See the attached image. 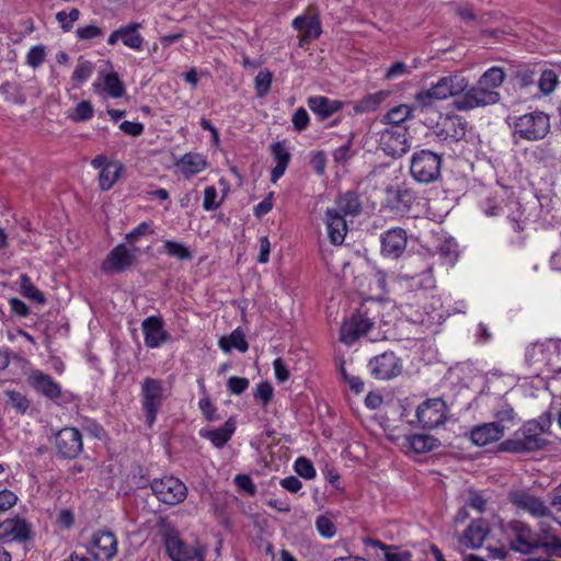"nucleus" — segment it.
<instances>
[{
	"mask_svg": "<svg viewBox=\"0 0 561 561\" xmlns=\"http://www.w3.org/2000/svg\"><path fill=\"white\" fill-rule=\"evenodd\" d=\"M505 79L506 73L503 68H489L473 87L454 101V107L458 111H470L499 103L501 100L499 89Z\"/></svg>",
	"mask_w": 561,
	"mask_h": 561,
	"instance_id": "f257e3e1",
	"label": "nucleus"
},
{
	"mask_svg": "<svg viewBox=\"0 0 561 561\" xmlns=\"http://www.w3.org/2000/svg\"><path fill=\"white\" fill-rule=\"evenodd\" d=\"M444 152L420 149L413 152L410 161V174L419 183L430 184L440 178Z\"/></svg>",
	"mask_w": 561,
	"mask_h": 561,
	"instance_id": "f03ea898",
	"label": "nucleus"
},
{
	"mask_svg": "<svg viewBox=\"0 0 561 561\" xmlns=\"http://www.w3.org/2000/svg\"><path fill=\"white\" fill-rule=\"evenodd\" d=\"M510 540V548L523 554H530L541 548L542 541L540 535L536 534L525 522L513 519L504 526Z\"/></svg>",
	"mask_w": 561,
	"mask_h": 561,
	"instance_id": "7ed1b4c3",
	"label": "nucleus"
},
{
	"mask_svg": "<svg viewBox=\"0 0 561 561\" xmlns=\"http://www.w3.org/2000/svg\"><path fill=\"white\" fill-rule=\"evenodd\" d=\"M549 130V116L540 111L518 116L513 123L514 135L528 141L543 139Z\"/></svg>",
	"mask_w": 561,
	"mask_h": 561,
	"instance_id": "20e7f679",
	"label": "nucleus"
},
{
	"mask_svg": "<svg viewBox=\"0 0 561 561\" xmlns=\"http://www.w3.org/2000/svg\"><path fill=\"white\" fill-rule=\"evenodd\" d=\"M549 442L541 436V433L526 423L513 438L502 442L500 448L507 453L526 454L541 450Z\"/></svg>",
	"mask_w": 561,
	"mask_h": 561,
	"instance_id": "39448f33",
	"label": "nucleus"
},
{
	"mask_svg": "<svg viewBox=\"0 0 561 561\" xmlns=\"http://www.w3.org/2000/svg\"><path fill=\"white\" fill-rule=\"evenodd\" d=\"M150 488L156 497L167 505L180 504L187 496L186 485L174 477L154 479L150 483Z\"/></svg>",
	"mask_w": 561,
	"mask_h": 561,
	"instance_id": "423d86ee",
	"label": "nucleus"
},
{
	"mask_svg": "<svg viewBox=\"0 0 561 561\" xmlns=\"http://www.w3.org/2000/svg\"><path fill=\"white\" fill-rule=\"evenodd\" d=\"M416 417L424 428H436L448 419V408L440 398L428 399L416 409Z\"/></svg>",
	"mask_w": 561,
	"mask_h": 561,
	"instance_id": "0eeeda50",
	"label": "nucleus"
},
{
	"mask_svg": "<svg viewBox=\"0 0 561 561\" xmlns=\"http://www.w3.org/2000/svg\"><path fill=\"white\" fill-rule=\"evenodd\" d=\"M141 397L146 420L148 425L151 426L163 402V386L161 380L146 378L141 383Z\"/></svg>",
	"mask_w": 561,
	"mask_h": 561,
	"instance_id": "6e6552de",
	"label": "nucleus"
},
{
	"mask_svg": "<svg viewBox=\"0 0 561 561\" xmlns=\"http://www.w3.org/2000/svg\"><path fill=\"white\" fill-rule=\"evenodd\" d=\"M379 147L387 154L400 158L409 151L407 129L402 126H388L379 137Z\"/></svg>",
	"mask_w": 561,
	"mask_h": 561,
	"instance_id": "1a4fd4ad",
	"label": "nucleus"
},
{
	"mask_svg": "<svg viewBox=\"0 0 561 561\" xmlns=\"http://www.w3.org/2000/svg\"><path fill=\"white\" fill-rule=\"evenodd\" d=\"M508 501L535 518L552 517L551 510L545 501L526 490H512L508 493Z\"/></svg>",
	"mask_w": 561,
	"mask_h": 561,
	"instance_id": "9d476101",
	"label": "nucleus"
},
{
	"mask_svg": "<svg viewBox=\"0 0 561 561\" xmlns=\"http://www.w3.org/2000/svg\"><path fill=\"white\" fill-rule=\"evenodd\" d=\"M291 25L301 32L299 47H305L307 43L317 39L322 33L319 12L312 5H309L302 15L296 16Z\"/></svg>",
	"mask_w": 561,
	"mask_h": 561,
	"instance_id": "9b49d317",
	"label": "nucleus"
},
{
	"mask_svg": "<svg viewBox=\"0 0 561 561\" xmlns=\"http://www.w3.org/2000/svg\"><path fill=\"white\" fill-rule=\"evenodd\" d=\"M87 550L96 561H111L117 554V539L112 531L98 530L93 533Z\"/></svg>",
	"mask_w": 561,
	"mask_h": 561,
	"instance_id": "f8f14e48",
	"label": "nucleus"
},
{
	"mask_svg": "<svg viewBox=\"0 0 561 561\" xmlns=\"http://www.w3.org/2000/svg\"><path fill=\"white\" fill-rule=\"evenodd\" d=\"M55 448L59 457L76 458L83 448L82 435L76 427H64L55 435Z\"/></svg>",
	"mask_w": 561,
	"mask_h": 561,
	"instance_id": "ddd939ff",
	"label": "nucleus"
},
{
	"mask_svg": "<svg viewBox=\"0 0 561 561\" xmlns=\"http://www.w3.org/2000/svg\"><path fill=\"white\" fill-rule=\"evenodd\" d=\"M368 367L370 374L379 380H389L399 376L402 371V363L393 352H385L373 357Z\"/></svg>",
	"mask_w": 561,
	"mask_h": 561,
	"instance_id": "4468645a",
	"label": "nucleus"
},
{
	"mask_svg": "<svg viewBox=\"0 0 561 561\" xmlns=\"http://www.w3.org/2000/svg\"><path fill=\"white\" fill-rule=\"evenodd\" d=\"M137 248L128 249L125 244L116 245L102 263L101 270L106 274L122 273L136 262Z\"/></svg>",
	"mask_w": 561,
	"mask_h": 561,
	"instance_id": "2eb2a0df",
	"label": "nucleus"
},
{
	"mask_svg": "<svg viewBox=\"0 0 561 561\" xmlns=\"http://www.w3.org/2000/svg\"><path fill=\"white\" fill-rule=\"evenodd\" d=\"M466 133L467 121L459 115H447L435 130L438 140L448 146L459 142Z\"/></svg>",
	"mask_w": 561,
	"mask_h": 561,
	"instance_id": "dca6fc26",
	"label": "nucleus"
},
{
	"mask_svg": "<svg viewBox=\"0 0 561 561\" xmlns=\"http://www.w3.org/2000/svg\"><path fill=\"white\" fill-rule=\"evenodd\" d=\"M374 322L360 311L353 313L341 327V341L347 345L353 344L360 336L371 330Z\"/></svg>",
	"mask_w": 561,
	"mask_h": 561,
	"instance_id": "f3484780",
	"label": "nucleus"
},
{
	"mask_svg": "<svg viewBox=\"0 0 561 561\" xmlns=\"http://www.w3.org/2000/svg\"><path fill=\"white\" fill-rule=\"evenodd\" d=\"M407 232L402 228H393L381 237V253L386 256L399 257L407 248Z\"/></svg>",
	"mask_w": 561,
	"mask_h": 561,
	"instance_id": "a211bd4d",
	"label": "nucleus"
},
{
	"mask_svg": "<svg viewBox=\"0 0 561 561\" xmlns=\"http://www.w3.org/2000/svg\"><path fill=\"white\" fill-rule=\"evenodd\" d=\"M164 545L169 557L173 561H190L197 557V550L182 541L175 531H169L164 535Z\"/></svg>",
	"mask_w": 561,
	"mask_h": 561,
	"instance_id": "6ab92c4d",
	"label": "nucleus"
},
{
	"mask_svg": "<svg viewBox=\"0 0 561 561\" xmlns=\"http://www.w3.org/2000/svg\"><path fill=\"white\" fill-rule=\"evenodd\" d=\"M324 221L330 242L335 245L342 244L348 230L345 216L337 209L328 208Z\"/></svg>",
	"mask_w": 561,
	"mask_h": 561,
	"instance_id": "aec40b11",
	"label": "nucleus"
},
{
	"mask_svg": "<svg viewBox=\"0 0 561 561\" xmlns=\"http://www.w3.org/2000/svg\"><path fill=\"white\" fill-rule=\"evenodd\" d=\"M505 426L500 422H490L472 428L470 438L477 446H485L504 436Z\"/></svg>",
	"mask_w": 561,
	"mask_h": 561,
	"instance_id": "412c9836",
	"label": "nucleus"
},
{
	"mask_svg": "<svg viewBox=\"0 0 561 561\" xmlns=\"http://www.w3.org/2000/svg\"><path fill=\"white\" fill-rule=\"evenodd\" d=\"M145 344L150 347H158L165 343L170 335L163 330V321L159 317H148L142 321Z\"/></svg>",
	"mask_w": 561,
	"mask_h": 561,
	"instance_id": "4be33fe9",
	"label": "nucleus"
},
{
	"mask_svg": "<svg viewBox=\"0 0 561 561\" xmlns=\"http://www.w3.org/2000/svg\"><path fill=\"white\" fill-rule=\"evenodd\" d=\"M12 537L18 541H26L31 537V526L22 518H10L0 524V541Z\"/></svg>",
	"mask_w": 561,
	"mask_h": 561,
	"instance_id": "5701e85b",
	"label": "nucleus"
},
{
	"mask_svg": "<svg viewBox=\"0 0 561 561\" xmlns=\"http://www.w3.org/2000/svg\"><path fill=\"white\" fill-rule=\"evenodd\" d=\"M490 528L488 522L483 518L472 520L468 528L463 531L460 541L463 546L477 549L482 546Z\"/></svg>",
	"mask_w": 561,
	"mask_h": 561,
	"instance_id": "b1692460",
	"label": "nucleus"
},
{
	"mask_svg": "<svg viewBox=\"0 0 561 561\" xmlns=\"http://www.w3.org/2000/svg\"><path fill=\"white\" fill-rule=\"evenodd\" d=\"M28 382L37 392L49 399H57L61 394L60 386L49 375L39 370L30 375Z\"/></svg>",
	"mask_w": 561,
	"mask_h": 561,
	"instance_id": "393cba45",
	"label": "nucleus"
},
{
	"mask_svg": "<svg viewBox=\"0 0 561 561\" xmlns=\"http://www.w3.org/2000/svg\"><path fill=\"white\" fill-rule=\"evenodd\" d=\"M309 108L319 116L321 121L328 119L343 107V102L331 100L327 96L317 95L308 99Z\"/></svg>",
	"mask_w": 561,
	"mask_h": 561,
	"instance_id": "a878e982",
	"label": "nucleus"
},
{
	"mask_svg": "<svg viewBox=\"0 0 561 561\" xmlns=\"http://www.w3.org/2000/svg\"><path fill=\"white\" fill-rule=\"evenodd\" d=\"M389 202L399 211H409L415 201V192L405 186L387 187Z\"/></svg>",
	"mask_w": 561,
	"mask_h": 561,
	"instance_id": "bb28decb",
	"label": "nucleus"
},
{
	"mask_svg": "<svg viewBox=\"0 0 561 561\" xmlns=\"http://www.w3.org/2000/svg\"><path fill=\"white\" fill-rule=\"evenodd\" d=\"M234 431L236 423L232 419H229L222 426L213 430H202L199 434L202 437L209 439L215 447L221 448L228 443Z\"/></svg>",
	"mask_w": 561,
	"mask_h": 561,
	"instance_id": "cd10ccee",
	"label": "nucleus"
},
{
	"mask_svg": "<svg viewBox=\"0 0 561 561\" xmlns=\"http://www.w3.org/2000/svg\"><path fill=\"white\" fill-rule=\"evenodd\" d=\"M333 209H337L344 216L355 217L362 211V202L356 192L347 191L339 194Z\"/></svg>",
	"mask_w": 561,
	"mask_h": 561,
	"instance_id": "c85d7f7f",
	"label": "nucleus"
},
{
	"mask_svg": "<svg viewBox=\"0 0 561 561\" xmlns=\"http://www.w3.org/2000/svg\"><path fill=\"white\" fill-rule=\"evenodd\" d=\"M180 167L181 172L186 179L192 178L193 175L202 172L207 168L206 159L199 154L194 152L185 153L176 163Z\"/></svg>",
	"mask_w": 561,
	"mask_h": 561,
	"instance_id": "c756f323",
	"label": "nucleus"
},
{
	"mask_svg": "<svg viewBox=\"0 0 561 561\" xmlns=\"http://www.w3.org/2000/svg\"><path fill=\"white\" fill-rule=\"evenodd\" d=\"M271 152L276 160V165L271 172V181L276 183L279 178L285 173L287 165L290 161V153L287 151L282 142H275L271 146Z\"/></svg>",
	"mask_w": 561,
	"mask_h": 561,
	"instance_id": "7c9ffc66",
	"label": "nucleus"
},
{
	"mask_svg": "<svg viewBox=\"0 0 561 561\" xmlns=\"http://www.w3.org/2000/svg\"><path fill=\"white\" fill-rule=\"evenodd\" d=\"M407 447L416 454L428 453L439 445V440L432 435L415 434L407 436Z\"/></svg>",
	"mask_w": 561,
	"mask_h": 561,
	"instance_id": "2f4dec72",
	"label": "nucleus"
},
{
	"mask_svg": "<svg viewBox=\"0 0 561 561\" xmlns=\"http://www.w3.org/2000/svg\"><path fill=\"white\" fill-rule=\"evenodd\" d=\"M388 95L389 92L387 91H378L376 93L368 94L356 102L353 106V110L356 114L375 112L380 107Z\"/></svg>",
	"mask_w": 561,
	"mask_h": 561,
	"instance_id": "473e14b6",
	"label": "nucleus"
},
{
	"mask_svg": "<svg viewBox=\"0 0 561 561\" xmlns=\"http://www.w3.org/2000/svg\"><path fill=\"white\" fill-rule=\"evenodd\" d=\"M219 346L224 352H230L231 348H237L239 352L244 353L249 348L245 335L240 328L233 330L228 337H221L219 340Z\"/></svg>",
	"mask_w": 561,
	"mask_h": 561,
	"instance_id": "72a5a7b5",
	"label": "nucleus"
},
{
	"mask_svg": "<svg viewBox=\"0 0 561 561\" xmlns=\"http://www.w3.org/2000/svg\"><path fill=\"white\" fill-rule=\"evenodd\" d=\"M412 106L401 104L388 111L382 121L389 126H401V123L412 117Z\"/></svg>",
	"mask_w": 561,
	"mask_h": 561,
	"instance_id": "f704fd0d",
	"label": "nucleus"
},
{
	"mask_svg": "<svg viewBox=\"0 0 561 561\" xmlns=\"http://www.w3.org/2000/svg\"><path fill=\"white\" fill-rule=\"evenodd\" d=\"M122 171L121 163L106 164L100 172L99 183L102 191H108L117 181Z\"/></svg>",
	"mask_w": 561,
	"mask_h": 561,
	"instance_id": "c9c22d12",
	"label": "nucleus"
},
{
	"mask_svg": "<svg viewBox=\"0 0 561 561\" xmlns=\"http://www.w3.org/2000/svg\"><path fill=\"white\" fill-rule=\"evenodd\" d=\"M139 27H140L139 23H130V24L122 27L121 39L124 43V45H126L130 48H134V49L141 48L144 38L139 33H137Z\"/></svg>",
	"mask_w": 561,
	"mask_h": 561,
	"instance_id": "e433bc0d",
	"label": "nucleus"
},
{
	"mask_svg": "<svg viewBox=\"0 0 561 561\" xmlns=\"http://www.w3.org/2000/svg\"><path fill=\"white\" fill-rule=\"evenodd\" d=\"M20 287L24 297L32 299L41 305L45 302L46 299L44 294L34 286L31 278L26 274H22L20 276Z\"/></svg>",
	"mask_w": 561,
	"mask_h": 561,
	"instance_id": "4c0bfd02",
	"label": "nucleus"
},
{
	"mask_svg": "<svg viewBox=\"0 0 561 561\" xmlns=\"http://www.w3.org/2000/svg\"><path fill=\"white\" fill-rule=\"evenodd\" d=\"M355 138V135L351 133L347 137V140L345 144L336 148L332 156L334 162L337 164H345L347 163L355 154V150H353V140Z\"/></svg>",
	"mask_w": 561,
	"mask_h": 561,
	"instance_id": "58836bf2",
	"label": "nucleus"
},
{
	"mask_svg": "<svg viewBox=\"0 0 561 561\" xmlns=\"http://www.w3.org/2000/svg\"><path fill=\"white\" fill-rule=\"evenodd\" d=\"M559 83L558 75L552 69H546L538 79V88L545 95L551 94Z\"/></svg>",
	"mask_w": 561,
	"mask_h": 561,
	"instance_id": "ea45409f",
	"label": "nucleus"
},
{
	"mask_svg": "<svg viewBox=\"0 0 561 561\" xmlns=\"http://www.w3.org/2000/svg\"><path fill=\"white\" fill-rule=\"evenodd\" d=\"M163 249L169 256L176 257L181 261H190L193 257L188 248L176 241L167 240L163 243Z\"/></svg>",
	"mask_w": 561,
	"mask_h": 561,
	"instance_id": "a19ab883",
	"label": "nucleus"
},
{
	"mask_svg": "<svg viewBox=\"0 0 561 561\" xmlns=\"http://www.w3.org/2000/svg\"><path fill=\"white\" fill-rule=\"evenodd\" d=\"M104 89L112 98H121L125 92L123 82L116 72L107 73L104 77Z\"/></svg>",
	"mask_w": 561,
	"mask_h": 561,
	"instance_id": "79ce46f5",
	"label": "nucleus"
},
{
	"mask_svg": "<svg viewBox=\"0 0 561 561\" xmlns=\"http://www.w3.org/2000/svg\"><path fill=\"white\" fill-rule=\"evenodd\" d=\"M450 96L463 94L468 90V80L460 75L443 77Z\"/></svg>",
	"mask_w": 561,
	"mask_h": 561,
	"instance_id": "37998d69",
	"label": "nucleus"
},
{
	"mask_svg": "<svg viewBox=\"0 0 561 561\" xmlns=\"http://www.w3.org/2000/svg\"><path fill=\"white\" fill-rule=\"evenodd\" d=\"M272 80L273 73L268 69L259 71L254 80L257 96L263 98L270 92Z\"/></svg>",
	"mask_w": 561,
	"mask_h": 561,
	"instance_id": "c03bdc74",
	"label": "nucleus"
},
{
	"mask_svg": "<svg viewBox=\"0 0 561 561\" xmlns=\"http://www.w3.org/2000/svg\"><path fill=\"white\" fill-rule=\"evenodd\" d=\"M437 253L449 265H454L458 259L457 244L453 241H444L437 248Z\"/></svg>",
	"mask_w": 561,
	"mask_h": 561,
	"instance_id": "a18cd8bd",
	"label": "nucleus"
},
{
	"mask_svg": "<svg viewBox=\"0 0 561 561\" xmlns=\"http://www.w3.org/2000/svg\"><path fill=\"white\" fill-rule=\"evenodd\" d=\"M93 112L94 111L90 102L81 101L77 104L73 114L69 117L73 122H83L90 119L93 116Z\"/></svg>",
	"mask_w": 561,
	"mask_h": 561,
	"instance_id": "49530a36",
	"label": "nucleus"
},
{
	"mask_svg": "<svg viewBox=\"0 0 561 561\" xmlns=\"http://www.w3.org/2000/svg\"><path fill=\"white\" fill-rule=\"evenodd\" d=\"M294 467L297 474L300 476L301 478L312 479L316 477V470L312 462L305 457H299L295 461Z\"/></svg>",
	"mask_w": 561,
	"mask_h": 561,
	"instance_id": "de8ad7c7",
	"label": "nucleus"
},
{
	"mask_svg": "<svg viewBox=\"0 0 561 561\" xmlns=\"http://www.w3.org/2000/svg\"><path fill=\"white\" fill-rule=\"evenodd\" d=\"M273 387L270 382H261L257 385L253 397L256 401L261 402L262 407H266L273 398Z\"/></svg>",
	"mask_w": 561,
	"mask_h": 561,
	"instance_id": "09e8293b",
	"label": "nucleus"
},
{
	"mask_svg": "<svg viewBox=\"0 0 561 561\" xmlns=\"http://www.w3.org/2000/svg\"><path fill=\"white\" fill-rule=\"evenodd\" d=\"M316 527L319 534L324 538H332L336 531L333 522L325 515L318 516L316 520Z\"/></svg>",
	"mask_w": 561,
	"mask_h": 561,
	"instance_id": "8fccbe9b",
	"label": "nucleus"
},
{
	"mask_svg": "<svg viewBox=\"0 0 561 561\" xmlns=\"http://www.w3.org/2000/svg\"><path fill=\"white\" fill-rule=\"evenodd\" d=\"M93 72V65L92 62L88 60H79L73 73H72V80L81 83L89 79V77Z\"/></svg>",
	"mask_w": 561,
	"mask_h": 561,
	"instance_id": "3c124183",
	"label": "nucleus"
},
{
	"mask_svg": "<svg viewBox=\"0 0 561 561\" xmlns=\"http://www.w3.org/2000/svg\"><path fill=\"white\" fill-rule=\"evenodd\" d=\"M533 428L539 433L549 432L552 424V415L550 411L542 413L537 420L527 422Z\"/></svg>",
	"mask_w": 561,
	"mask_h": 561,
	"instance_id": "603ef678",
	"label": "nucleus"
},
{
	"mask_svg": "<svg viewBox=\"0 0 561 561\" xmlns=\"http://www.w3.org/2000/svg\"><path fill=\"white\" fill-rule=\"evenodd\" d=\"M45 56V47L43 45H36L30 49L26 61L31 67L37 68L44 61Z\"/></svg>",
	"mask_w": 561,
	"mask_h": 561,
	"instance_id": "864d4df0",
	"label": "nucleus"
},
{
	"mask_svg": "<svg viewBox=\"0 0 561 561\" xmlns=\"http://www.w3.org/2000/svg\"><path fill=\"white\" fill-rule=\"evenodd\" d=\"M249 379L245 377H230L227 381L228 391L232 394H241L249 387Z\"/></svg>",
	"mask_w": 561,
	"mask_h": 561,
	"instance_id": "5fc2aeb1",
	"label": "nucleus"
},
{
	"mask_svg": "<svg viewBox=\"0 0 561 561\" xmlns=\"http://www.w3.org/2000/svg\"><path fill=\"white\" fill-rule=\"evenodd\" d=\"M217 190L215 186H207L204 191L203 207L205 210H215L220 206V202H217Z\"/></svg>",
	"mask_w": 561,
	"mask_h": 561,
	"instance_id": "6e6d98bb",
	"label": "nucleus"
},
{
	"mask_svg": "<svg viewBox=\"0 0 561 561\" xmlns=\"http://www.w3.org/2000/svg\"><path fill=\"white\" fill-rule=\"evenodd\" d=\"M291 122L295 130L302 131L308 127L310 118L307 111L304 107H299L295 111Z\"/></svg>",
	"mask_w": 561,
	"mask_h": 561,
	"instance_id": "4d7b16f0",
	"label": "nucleus"
},
{
	"mask_svg": "<svg viewBox=\"0 0 561 561\" xmlns=\"http://www.w3.org/2000/svg\"><path fill=\"white\" fill-rule=\"evenodd\" d=\"M234 483L240 491H243L248 495H254L256 493V486L248 474L236 476Z\"/></svg>",
	"mask_w": 561,
	"mask_h": 561,
	"instance_id": "13d9d810",
	"label": "nucleus"
},
{
	"mask_svg": "<svg viewBox=\"0 0 561 561\" xmlns=\"http://www.w3.org/2000/svg\"><path fill=\"white\" fill-rule=\"evenodd\" d=\"M541 548L545 549L548 556L561 558V538L551 535L549 540H543Z\"/></svg>",
	"mask_w": 561,
	"mask_h": 561,
	"instance_id": "bf43d9fd",
	"label": "nucleus"
},
{
	"mask_svg": "<svg viewBox=\"0 0 561 561\" xmlns=\"http://www.w3.org/2000/svg\"><path fill=\"white\" fill-rule=\"evenodd\" d=\"M494 417L496 419L495 422H500L502 425L504 422H511L515 417L514 409L504 402L494 412Z\"/></svg>",
	"mask_w": 561,
	"mask_h": 561,
	"instance_id": "052dcab7",
	"label": "nucleus"
},
{
	"mask_svg": "<svg viewBox=\"0 0 561 561\" xmlns=\"http://www.w3.org/2000/svg\"><path fill=\"white\" fill-rule=\"evenodd\" d=\"M414 100L416 106L420 107L421 110L432 106L433 103L437 101L436 98H434V93L431 89L420 91L419 93L415 94Z\"/></svg>",
	"mask_w": 561,
	"mask_h": 561,
	"instance_id": "680f3d73",
	"label": "nucleus"
},
{
	"mask_svg": "<svg viewBox=\"0 0 561 561\" xmlns=\"http://www.w3.org/2000/svg\"><path fill=\"white\" fill-rule=\"evenodd\" d=\"M18 501V496L15 495V493H13L12 491L10 490H1L0 491V513L2 512H7L8 510H10L12 506L15 505Z\"/></svg>",
	"mask_w": 561,
	"mask_h": 561,
	"instance_id": "e2e57ef3",
	"label": "nucleus"
},
{
	"mask_svg": "<svg viewBox=\"0 0 561 561\" xmlns=\"http://www.w3.org/2000/svg\"><path fill=\"white\" fill-rule=\"evenodd\" d=\"M102 35V30L95 25H87L77 30V37L81 41L92 39Z\"/></svg>",
	"mask_w": 561,
	"mask_h": 561,
	"instance_id": "0e129e2a",
	"label": "nucleus"
},
{
	"mask_svg": "<svg viewBox=\"0 0 561 561\" xmlns=\"http://www.w3.org/2000/svg\"><path fill=\"white\" fill-rule=\"evenodd\" d=\"M199 409L202 410L204 416L208 421H216L219 419V416L216 414V408L209 400V398H203L199 400Z\"/></svg>",
	"mask_w": 561,
	"mask_h": 561,
	"instance_id": "69168bd1",
	"label": "nucleus"
},
{
	"mask_svg": "<svg viewBox=\"0 0 561 561\" xmlns=\"http://www.w3.org/2000/svg\"><path fill=\"white\" fill-rule=\"evenodd\" d=\"M273 367L275 377L279 382H285L289 378V370L280 357L273 362Z\"/></svg>",
	"mask_w": 561,
	"mask_h": 561,
	"instance_id": "338daca9",
	"label": "nucleus"
},
{
	"mask_svg": "<svg viewBox=\"0 0 561 561\" xmlns=\"http://www.w3.org/2000/svg\"><path fill=\"white\" fill-rule=\"evenodd\" d=\"M468 505L482 513L485 510L486 501L477 491H469Z\"/></svg>",
	"mask_w": 561,
	"mask_h": 561,
	"instance_id": "774afa93",
	"label": "nucleus"
}]
</instances>
